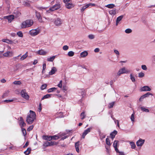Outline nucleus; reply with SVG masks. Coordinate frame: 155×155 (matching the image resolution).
I'll list each match as a JSON object with an SVG mask.
<instances>
[{
  "label": "nucleus",
  "instance_id": "nucleus-1",
  "mask_svg": "<svg viewBox=\"0 0 155 155\" xmlns=\"http://www.w3.org/2000/svg\"><path fill=\"white\" fill-rule=\"evenodd\" d=\"M36 118V114L35 112L30 110L26 117V121L28 124H32Z\"/></svg>",
  "mask_w": 155,
  "mask_h": 155
},
{
  "label": "nucleus",
  "instance_id": "nucleus-2",
  "mask_svg": "<svg viewBox=\"0 0 155 155\" xmlns=\"http://www.w3.org/2000/svg\"><path fill=\"white\" fill-rule=\"evenodd\" d=\"M33 24V21L31 19L27 20L22 22L21 24L22 28H24L31 26Z\"/></svg>",
  "mask_w": 155,
  "mask_h": 155
},
{
  "label": "nucleus",
  "instance_id": "nucleus-3",
  "mask_svg": "<svg viewBox=\"0 0 155 155\" xmlns=\"http://www.w3.org/2000/svg\"><path fill=\"white\" fill-rule=\"evenodd\" d=\"M61 8V5L60 3H58L57 4H56L55 5H53L52 7H51L49 9L46 11V13H50L51 12L55 11Z\"/></svg>",
  "mask_w": 155,
  "mask_h": 155
},
{
  "label": "nucleus",
  "instance_id": "nucleus-4",
  "mask_svg": "<svg viewBox=\"0 0 155 155\" xmlns=\"http://www.w3.org/2000/svg\"><path fill=\"white\" fill-rule=\"evenodd\" d=\"M130 72V71L127 70L125 67L120 68L117 72V75L120 76L121 74H127Z\"/></svg>",
  "mask_w": 155,
  "mask_h": 155
},
{
  "label": "nucleus",
  "instance_id": "nucleus-5",
  "mask_svg": "<svg viewBox=\"0 0 155 155\" xmlns=\"http://www.w3.org/2000/svg\"><path fill=\"white\" fill-rule=\"evenodd\" d=\"M8 49L3 54V56L5 57L11 58L13 55V52L12 51H10L11 48L9 46H8Z\"/></svg>",
  "mask_w": 155,
  "mask_h": 155
},
{
  "label": "nucleus",
  "instance_id": "nucleus-6",
  "mask_svg": "<svg viewBox=\"0 0 155 155\" xmlns=\"http://www.w3.org/2000/svg\"><path fill=\"white\" fill-rule=\"evenodd\" d=\"M40 30L38 28L32 29L29 32V34L32 36H35L39 34Z\"/></svg>",
  "mask_w": 155,
  "mask_h": 155
},
{
  "label": "nucleus",
  "instance_id": "nucleus-7",
  "mask_svg": "<svg viewBox=\"0 0 155 155\" xmlns=\"http://www.w3.org/2000/svg\"><path fill=\"white\" fill-rule=\"evenodd\" d=\"M21 96L25 99L28 100L29 99V96L28 94L25 89L22 90L21 92Z\"/></svg>",
  "mask_w": 155,
  "mask_h": 155
},
{
  "label": "nucleus",
  "instance_id": "nucleus-8",
  "mask_svg": "<svg viewBox=\"0 0 155 155\" xmlns=\"http://www.w3.org/2000/svg\"><path fill=\"white\" fill-rule=\"evenodd\" d=\"M144 140L140 138L136 142V144L137 146L138 147H141L144 144Z\"/></svg>",
  "mask_w": 155,
  "mask_h": 155
},
{
  "label": "nucleus",
  "instance_id": "nucleus-9",
  "mask_svg": "<svg viewBox=\"0 0 155 155\" xmlns=\"http://www.w3.org/2000/svg\"><path fill=\"white\" fill-rule=\"evenodd\" d=\"M19 123L21 128L25 126L26 125V124L24 122L23 118L21 117H20L19 118Z\"/></svg>",
  "mask_w": 155,
  "mask_h": 155
},
{
  "label": "nucleus",
  "instance_id": "nucleus-10",
  "mask_svg": "<svg viewBox=\"0 0 155 155\" xmlns=\"http://www.w3.org/2000/svg\"><path fill=\"white\" fill-rule=\"evenodd\" d=\"M95 4L91 3H90L83 6L81 9V11L82 12H83L86 8H88L90 6H95Z\"/></svg>",
  "mask_w": 155,
  "mask_h": 155
},
{
  "label": "nucleus",
  "instance_id": "nucleus-11",
  "mask_svg": "<svg viewBox=\"0 0 155 155\" xmlns=\"http://www.w3.org/2000/svg\"><path fill=\"white\" fill-rule=\"evenodd\" d=\"M4 18L5 19H7L9 22H11L14 18V16L12 15H10L9 16H5Z\"/></svg>",
  "mask_w": 155,
  "mask_h": 155
},
{
  "label": "nucleus",
  "instance_id": "nucleus-12",
  "mask_svg": "<svg viewBox=\"0 0 155 155\" xmlns=\"http://www.w3.org/2000/svg\"><path fill=\"white\" fill-rule=\"evenodd\" d=\"M62 21L59 18H57L54 21V23L57 26H60L62 24Z\"/></svg>",
  "mask_w": 155,
  "mask_h": 155
},
{
  "label": "nucleus",
  "instance_id": "nucleus-13",
  "mask_svg": "<svg viewBox=\"0 0 155 155\" xmlns=\"http://www.w3.org/2000/svg\"><path fill=\"white\" fill-rule=\"evenodd\" d=\"M92 129L91 127H90L87 129V130H85L83 132L82 137L83 138H84L85 136L89 132H90Z\"/></svg>",
  "mask_w": 155,
  "mask_h": 155
},
{
  "label": "nucleus",
  "instance_id": "nucleus-14",
  "mask_svg": "<svg viewBox=\"0 0 155 155\" xmlns=\"http://www.w3.org/2000/svg\"><path fill=\"white\" fill-rule=\"evenodd\" d=\"M151 90L150 88L148 86H144L140 89L141 91H150Z\"/></svg>",
  "mask_w": 155,
  "mask_h": 155
},
{
  "label": "nucleus",
  "instance_id": "nucleus-15",
  "mask_svg": "<svg viewBox=\"0 0 155 155\" xmlns=\"http://www.w3.org/2000/svg\"><path fill=\"white\" fill-rule=\"evenodd\" d=\"M57 71V69L55 67H52L51 68V71L49 72V75H52L55 74Z\"/></svg>",
  "mask_w": 155,
  "mask_h": 155
},
{
  "label": "nucleus",
  "instance_id": "nucleus-16",
  "mask_svg": "<svg viewBox=\"0 0 155 155\" xmlns=\"http://www.w3.org/2000/svg\"><path fill=\"white\" fill-rule=\"evenodd\" d=\"M65 4V7L68 9H71L74 6V5L72 3H66Z\"/></svg>",
  "mask_w": 155,
  "mask_h": 155
},
{
  "label": "nucleus",
  "instance_id": "nucleus-17",
  "mask_svg": "<svg viewBox=\"0 0 155 155\" xmlns=\"http://www.w3.org/2000/svg\"><path fill=\"white\" fill-rule=\"evenodd\" d=\"M88 54V53L87 51H84L81 52L80 54V58H84L86 57Z\"/></svg>",
  "mask_w": 155,
  "mask_h": 155
},
{
  "label": "nucleus",
  "instance_id": "nucleus-18",
  "mask_svg": "<svg viewBox=\"0 0 155 155\" xmlns=\"http://www.w3.org/2000/svg\"><path fill=\"white\" fill-rule=\"evenodd\" d=\"M37 53L40 55H45L46 54L47 52L41 49L38 51Z\"/></svg>",
  "mask_w": 155,
  "mask_h": 155
},
{
  "label": "nucleus",
  "instance_id": "nucleus-19",
  "mask_svg": "<svg viewBox=\"0 0 155 155\" xmlns=\"http://www.w3.org/2000/svg\"><path fill=\"white\" fill-rule=\"evenodd\" d=\"M109 13L111 15L114 16L117 13V11L116 9H113L109 11Z\"/></svg>",
  "mask_w": 155,
  "mask_h": 155
},
{
  "label": "nucleus",
  "instance_id": "nucleus-20",
  "mask_svg": "<svg viewBox=\"0 0 155 155\" xmlns=\"http://www.w3.org/2000/svg\"><path fill=\"white\" fill-rule=\"evenodd\" d=\"M62 136L61 135H59V134L57 135H55L54 136H51V140L53 139L56 140L60 138Z\"/></svg>",
  "mask_w": 155,
  "mask_h": 155
},
{
  "label": "nucleus",
  "instance_id": "nucleus-21",
  "mask_svg": "<svg viewBox=\"0 0 155 155\" xmlns=\"http://www.w3.org/2000/svg\"><path fill=\"white\" fill-rule=\"evenodd\" d=\"M42 138L45 140L50 141L51 140V136H43Z\"/></svg>",
  "mask_w": 155,
  "mask_h": 155
},
{
  "label": "nucleus",
  "instance_id": "nucleus-22",
  "mask_svg": "<svg viewBox=\"0 0 155 155\" xmlns=\"http://www.w3.org/2000/svg\"><path fill=\"white\" fill-rule=\"evenodd\" d=\"M2 41L3 42H5L9 44H11L13 43V41L12 40L7 39H2Z\"/></svg>",
  "mask_w": 155,
  "mask_h": 155
},
{
  "label": "nucleus",
  "instance_id": "nucleus-23",
  "mask_svg": "<svg viewBox=\"0 0 155 155\" xmlns=\"http://www.w3.org/2000/svg\"><path fill=\"white\" fill-rule=\"evenodd\" d=\"M117 132L116 130H114L113 132L110 134V135L111 136V138L113 140L114 138L115 137V135L117 134Z\"/></svg>",
  "mask_w": 155,
  "mask_h": 155
},
{
  "label": "nucleus",
  "instance_id": "nucleus-24",
  "mask_svg": "<svg viewBox=\"0 0 155 155\" xmlns=\"http://www.w3.org/2000/svg\"><path fill=\"white\" fill-rule=\"evenodd\" d=\"M55 56H53L50 58H47V61L49 62H52L55 58Z\"/></svg>",
  "mask_w": 155,
  "mask_h": 155
},
{
  "label": "nucleus",
  "instance_id": "nucleus-25",
  "mask_svg": "<svg viewBox=\"0 0 155 155\" xmlns=\"http://www.w3.org/2000/svg\"><path fill=\"white\" fill-rule=\"evenodd\" d=\"M28 56V52H27L24 55H23L20 58L21 61H23Z\"/></svg>",
  "mask_w": 155,
  "mask_h": 155
},
{
  "label": "nucleus",
  "instance_id": "nucleus-26",
  "mask_svg": "<svg viewBox=\"0 0 155 155\" xmlns=\"http://www.w3.org/2000/svg\"><path fill=\"white\" fill-rule=\"evenodd\" d=\"M115 7V5L113 4H110L105 5V7L109 8H113Z\"/></svg>",
  "mask_w": 155,
  "mask_h": 155
},
{
  "label": "nucleus",
  "instance_id": "nucleus-27",
  "mask_svg": "<svg viewBox=\"0 0 155 155\" xmlns=\"http://www.w3.org/2000/svg\"><path fill=\"white\" fill-rule=\"evenodd\" d=\"M52 95L51 94H47L45 95H44L43 97L42 98V100H44L45 99L48 98L50 97H51V96Z\"/></svg>",
  "mask_w": 155,
  "mask_h": 155
},
{
  "label": "nucleus",
  "instance_id": "nucleus-28",
  "mask_svg": "<svg viewBox=\"0 0 155 155\" xmlns=\"http://www.w3.org/2000/svg\"><path fill=\"white\" fill-rule=\"evenodd\" d=\"M36 16L38 20L40 22H41V15L39 13L36 12Z\"/></svg>",
  "mask_w": 155,
  "mask_h": 155
},
{
  "label": "nucleus",
  "instance_id": "nucleus-29",
  "mask_svg": "<svg viewBox=\"0 0 155 155\" xmlns=\"http://www.w3.org/2000/svg\"><path fill=\"white\" fill-rule=\"evenodd\" d=\"M144 76H145L144 73L142 72H141L139 73L138 74V77L140 78H143Z\"/></svg>",
  "mask_w": 155,
  "mask_h": 155
},
{
  "label": "nucleus",
  "instance_id": "nucleus-30",
  "mask_svg": "<svg viewBox=\"0 0 155 155\" xmlns=\"http://www.w3.org/2000/svg\"><path fill=\"white\" fill-rule=\"evenodd\" d=\"M130 79L131 81L133 82H134L135 81V80L134 77V75L132 74H130Z\"/></svg>",
  "mask_w": 155,
  "mask_h": 155
},
{
  "label": "nucleus",
  "instance_id": "nucleus-31",
  "mask_svg": "<svg viewBox=\"0 0 155 155\" xmlns=\"http://www.w3.org/2000/svg\"><path fill=\"white\" fill-rule=\"evenodd\" d=\"M74 52L72 51H71L68 52V55L69 57H72L74 55Z\"/></svg>",
  "mask_w": 155,
  "mask_h": 155
},
{
  "label": "nucleus",
  "instance_id": "nucleus-32",
  "mask_svg": "<svg viewBox=\"0 0 155 155\" xmlns=\"http://www.w3.org/2000/svg\"><path fill=\"white\" fill-rule=\"evenodd\" d=\"M130 145L131 146V148L132 149H135L136 147V146L134 143V142H131L130 143Z\"/></svg>",
  "mask_w": 155,
  "mask_h": 155
},
{
  "label": "nucleus",
  "instance_id": "nucleus-33",
  "mask_svg": "<svg viewBox=\"0 0 155 155\" xmlns=\"http://www.w3.org/2000/svg\"><path fill=\"white\" fill-rule=\"evenodd\" d=\"M57 89V88L55 87H52L50 89H49L48 90V93H50L52 92Z\"/></svg>",
  "mask_w": 155,
  "mask_h": 155
},
{
  "label": "nucleus",
  "instance_id": "nucleus-34",
  "mask_svg": "<svg viewBox=\"0 0 155 155\" xmlns=\"http://www.w3.org/2000/svg\"><path fill=\"white\" fill-rule=\"evenodd\" d=\"M59 135H61L62 137H60L61 138V139L62 140H64V139H66L67 138V136H65V134L63 133H60L59 134Z\"/></svg>",
  "mask_w": 155,
  "mask_h": 155
},
{
  "label": "nucleus",
  "instance_id": "nucleus-35",
  "mask_svg": "<svg viewBox=\"0 0 155 155\" xmlns=\"http://www.w3.org/2000/svg\"><path fill=\"white\" fill-rule=\"evenodd\" d=\"M31 151V148H28L24 152V153L26 155H28L30 153Z\"/></svg>",
  "mask_w": 155,
  "mask_h": 155
},
{
  "label": "nucleus",
  "instance_id": "nucleus-36",
  "mask_svg": "<svg viewBox=\"0 0 155 155\" xmlns=\"http://www.w3.org/2000/svg\"><path fill=\"white\" fill-rule=\"evenodd\" d=\"M14 14L15 15L16 17H18L21 15V13L18 11H15L14 12Z\"/></svg>",
  "mask_w": 155,
  "mask_h": 155
},
{
  "label": "nucleus",
  "instance_id": "nucleus-37",
  "mask_svg": "<svg viewBox=\"0 0 155 155\" xmlns=\"http://www.w3.org/2000/svg\"><path fill=\"white\" fill-rule=\"evenodd\" d=\"M140 108L142 110V111L147 112H149V110L147 109L145 107H140Z\"/></svg>",
  "mask_w": 155,
  "mask_h": 155
},
{
  "label": "nucleus",
  "instance_id": "nucleus-38",
  "mask_svg": "<svg viewBox=\"0 0 155 155\" xmlns=\"http://www.w3.org/2000/svg\"><path fill=\"white\" fill-rule=\"evenodd\" d=\"M118 143V140H115L113 144V146L114 148L117 147V144Z\"/></svg>",
  "mask_w": 155,
  "mask_h": 155
},
{
  "label": "nucleus",
  "instance_id": "nucleus-39",
  "mask_svg": "<svg viewBox=\"0 0 155 155\" xmlns=\"http://www.w3.org/2000/svg\"><path fill=\"white\" fill-rule=\"evenodd\" d=\"M17 35L20 37H23V34L22 32L21 31L18 32L17 33Z\"/></svg>",
  "mask_w": 155,
  "mask_h": 155
},
{
  "label": "nucleus",
  "instance_id": "nucleus-40",
  "mask_svg": "<svg viewBox=\"0 0 155 155\" xmlns=\"http://www.w3.org/2000/svg\"><path fill=\"white\" fill-rule=\"evenodd\" d=\"M13 83L16 85H20L21 84V82L20 81H15L13 82Z\"/></svg>",
  "mask_w": 155,
  "mask_h": 155
},
{
  "label": "nucleus",
  "instance_id": "nucleus-41",
  "mask_svg": "<svg viewBox=\"0 0 155 155\" xmlns=\"http://www.w3.org/2000/svg\"><path fill=\"white\" fill-rule=\"evenodd\" d=\"M46 68V64L45 63L43 64V69L42 73L44 74L45 72V69Z\"/></svg>",
  "mask_w": 155,
  "mask_h": 155
},
{
  "label": "nucleus",
  "instance_id": "nucleus-42",
  "mask_svg": "<svg viewBox=\"0 0 155 155\" xmlns=\"http://www.w3.org/2000/svg\"><path fill=\"white\" fill-rule=\"evenodd\" d=\"M47 86V84H43L41 87V89L42 90H44L46 88Z\"/></svg>",
  "mask_w": 155,
  "mask_h": 155
},
{
  "label": "nucleus",
  "instance_id": "nucleus-43",
  "mask_svg": "<svg viewBox=\"0 0 155 155\" xmlns=\"http://www.w3.org/2000/svg\"><path fill=\"white\" fill-rule=\"evenodd\" d=\"M125 32L127 34H129L131 33L132 31V30L130 28H127L125 30Z\"/></svg>",
  "mask_w": 155,
  "mask_h": 155
},
{
  "label": "nucleus",
  "instance_id": "nucleus-44",
  "mask_svg": "<svg viewBox=\"0 0 155 155\" xmlns=\"http://www.w3.org/2000/svg\"><path fill=\"white\" fill-rule=\"evenodd\" d=\"M123 17V15L120 16L117 18L116 21L119 22L122 19Z\"/></svg>",
  "mask_w": 155,
  "mask_h": 155
},
{
  "label": "nucleus",
  "instance_id": "nucleus-45",
  "mask_svg": "<svg viewBox=\"0 0 155 155\" xmlns=\"http://www.w3.org/2000/svg\"><path fill=\"white\" fill-rule=\"evenodd\" d=\"M106 143L109 146H110L111 145L110 140L108 138H107L106 139Z\"/></svg>",
  "mask_w": 155,
  "mask_h": 155
},
{
  "label": "nucleus",
  "instance_id": "nucleus-46",
  "mask_svg": "<svg viewBox=\"0 0 155 155\" xmlns=\"http://www.w3.org/2000/svg\"><path fill=\"white\" fill-rule=\"evenodd\" d=\"M22 131V134L23 135L25 136L26 134V130L24 129L23 128V127L21 128Z\"/></svg>",
  "mask_w": 155,
  "mask_h": 155
},
{
  "label": "nucleus",
  "instance_id": "nucleus-47",
  "mask_svg": "<svg viewBox=\"0 0 155 155\" xmlns=\"http://www.w3.org/2000/svg\"><path fill=\"white\" fill-rule=\"evenodd\" d=\"M50 142L48 141H46L45 143H44V146L46 147L50 146Z\"/></svg>",
  "mask_w": 155,
  "mask_h": 155
},
{
  "label": "nucleus",
  "instance_id": "nucleus-48",
  "mask_svg": "<svg viewBox=\"0 0 155 155\" xmlns=\"http://www.w3.org/2000/svg\"><path fill=\"white\" fill-rule=\"evenodd\" d=\"M130 118L132 122L134 121L135 119L134 114H132Z\"/></svg>",
  "mask_w": 155,
  "mask_h": 155
},
{
  "label": "nucleus",
  "instance_id": "nucleus-49",
  "mask_svg": "<svg viewBox=\"0 0 155 155\" xmlns=\"http://www.w3.org/2000/svg\"><path fill=\"white\" fill-rule=\"evenodd\" d=\"M50 146H53L54 145H57L58 143H57L55 142L51 141L50 142Z\"/></svg>",
  "mask_w": 155,
  "mask_h": 155
},
{
  "label": "nucleus",
  "instance_id": "nucleus-50",
  "mask_svg": "<svg viewBox=\"0 0 155 155\" xmlns=\"http://www.w3.org/2000/svg\"><path fill=\"white\" fill-rule=\"evenodd\" d=\"M81 119H83L84 118H85V115L84 112H83L81 114Z\"/></svg>",
  "mask_w": 155,
  "mask_h": 155
},
{
  "label": "nucleus",
  "instance_id": "nucleus-51",
  "mask_svg": "<svg viewBox=\"0 0 155 155\" xmlns=\"http://www.w3.org/2000/svg\"><path fill=\"white\" fill-rule=\"evenodd\" d=\"M141 68L143 70H146L147 69V68L145 65H142Z\"/></svg>",
  "mask_w": 155,
  "mask_h": 155
},
{
  "label": "nucleus",
  "instance_id": "nucleus-52",
  "mask_svg": "<svg viewBox=\"0 0 155 155\" xmlns=\"http://www.w3.org/2000/svg\"><path fill=\"white\" fill-rule=\"evenodd\" d=\"M144 95L145 97L146 98L148 97L150 95H152V94L150 92H148L146 94H144Z\"/></svg>",
  "mask_w": 155,
  "mask_h": 155
},
{
  "label": "nucleus",
  "instance_id": "nucleus-53",
  "mask_svg": "<svg viewBox=\"0 0 155 155\" xmlns=\"http://www.w3.org/2000/svg\"><path fill=\"white\" fill-rule=\"evenodd\" d=\"M114 103L115 102H112L111 103H110L109 105V108L112 107L114 106Z\"/></svg>",
  "mask_w": 155,
  "mask_h": 155
},
{
  "label": "nucleus",
  "instance_id": "nucleus-54",
  "mask_svg": "<svg viewBox=\"0 0 155 155\" xmlns=\"http://www.w3.org/2000/svg\"><path fill=\"white\" fill-rule=\"evenodd\" d=\"M68 46L67 45H64L63 47V49L64 50L66 51L68 49Z\"/></svg>",
  "mask_w": 155,
  "mask_h": 155
},
{
  "label": "nucleus",
  "instance_id": "nucleus-55",
  "mask_svg": "<svg viewBox=\"0 0 155 155\" xmlns=\"http://www.w3.org/2000/svg\"><path fill=\"white\" fill-rule=\"evenodd\" d=\"M58 87H59L60 88H61L62 87V81L61 80L60 81L59 84H58Z\"/></svg>",
  "mask_w": 155,
  "mask_h": 155
},
{
  "label": "nucleus",
  "instance_id": "nucleus-56",
  "mask_svg": "<svg viewBox=\"0 0 155 155\" xmlns=\"http://www.w3.org/2000/svg\"><path fill=\"white\" fill-rule=\"evenodd\" d=\"M33 128V125H31L27 129V130L28 131H30Z\"/></svg>",
  "mask_w": 155,
  "mask_h": 155
},
{
  "label": "nucleus",
  "instance_id": "nucleus-57",
  "mask_svg": "<svg viewBox=\"0 0 155 155\" xmlns=\"http://www.w3.org/2000/svg\"><path fill=\"white\" fill-rule=\"evenodd\" d=\"M88 38L90 39H93L94 38V36L93 35H90L88 36Z\"/></svg>",
  "mask_w": 155,
  "mask_h": 155
},
{
  "label": "nucleus",
  "instance_id": "nucleus-58",
  "mask_svg": "<svg viewBox=\"0 0 155 155\" xmlns=\"http://www.w3.org/2000/svg\"><path fill=\"white\" fill-rule=\"evenodd\" d=\"M146 98L145 97V96H144V95H143L142 96L140 97V98L139 99V100L140 101H142L143 100L144 98Z\"/></svg>",
  "mask_w": 155,
  "mask_h": 155
},
{
  "label": "nucleus",
  "instance_id": "nucleus-59",
  "mask_svg": "<svg viewBox=\"0 0 155 155\" xmlns=\"http://www.w3.org/2000/svg\"><path fill=\"white\" fill-rule=\"evenodd\" d=\"M13 101V100H4V102L6 103H9V102H11Z\"/></svg>",
  "mask_w": 155,
  "mask_h": 155
},
{
  "label": "nucleus",
  "instance_id": "nucleus-60",
  "mask_svg": "<svg viewBox=\"0 0 155 155\" xmlns=\"http://www.w3.org/2000/svg\"><path fill=\"white\" fill-rule=\"evenodd\" d=\"M114 53L117 55H119L120 54L119 52L117 50H114Z\"/></svg>",
  "mask_w": 155,
  "mask_h": 155
},
{
  "label": "nucleus",
  "instance_id": "nucleus-61",
  "mask_svg": "<svg viewBox=\"0 0 155 155\" xmlns=\"http://www.w3.org/2000/svg\"><path fill=\"white\" fill-rule=\"evenodd\" d=\"M79 142L78 141L75 143V148L78 147L79 145Z\"/></svg>",
  "mask_w": 155,
  "mask_h": 155
},
{
  "label": "nucleus",
  "instance_id": "nucleus-62",
  "mask_svg": "<svg viewBox=\"0 0 155 155\" xmlns=\"http://www.w3.org/2000/svg\"><path fill=\"white\" fill-rule=\"evenodd\" d=\"M99 51H100V49L98 48H95L94 50V51L96 53L99 52Z\"/></svg>",
  "mask_w": 155,
  "mask_h": 155
},
{
  "label": "nucleus",
  "instance_id": "nucleus-63",
  "mask_svg": "<svg viewBox=\"0 0 155 155\" xmlns=\"http://www.w3.org/2000/svg\"><path fill=\"white\" fill-rule=\"evenodd\" d=\"M42 108L41 105V104H40L39 106L38 109V111L39 112H40Z\"/></svg>",
  "mask_w": 155,
  "mask_h": 155
},
{
  "label": "nucleus",
  "instance_id": "nucleus-64",
  "mask_svg": "<svg viewBox=\"0 0 155 155\" xmlns=\"http://www.w3.org/2000/svg\"><path fill=\"white\" fill-rule=\"evenodd\" d=\"M1 81L2 83H4L6 82V80L4 79H2L1 80Z\"/></svg>",
  "mask_w": 155,
  "mask_h": 155
}]
</instances>
